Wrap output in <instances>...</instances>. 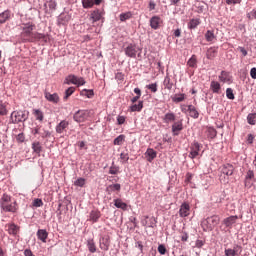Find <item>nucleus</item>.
Instances as JSON below:
<instances>
[{
  "mask_svg": "<svg viewBox=\"0 0 256 256\" xmlns=\"http://www.w3.org/2000/svg\"><path fill=\"white\" fill-rule=\"evenodd\" d=\"M210 89L213 93H220L221 84L217 81H212L211 84H210Z\"/></svg>",
  "mask_w": 256,
  "mask_h": 256,
  "instance_id": "nucleus-27",
  "label": "nucleus"
},
{
  "mask_svg": "<svg viewBox=\"0 0 256 256\" xmlns=\"http://www.w3.org/2000/svg\"><path fill=\"white\" fill-rule=\"evenodd\" d=\"M188 112L192 119H199V111L193 105H188Z\"/></svg>",
  "mask_w": 256,
  "mask_h": 256,
  "instance_id": "nucleus-22",
  "label": "nucleus"
},
{
  "mask_svg": "<svg viewBox=\"0 0 256 256\" xmlns=\"http://www.w3.org/2000/svg\"><path fill=\"white\" fill-rule=\"evenodd\" d=\"M201 25V19L193 18L188 23V29H197Z\"/></svg>",
  "mask_w": 256,
  "mask_h": 256,
  "instance_id": "nucleus-24",
  "label": "nucleus"
},
{
  "mask_svg": "<svg viewBox=\"0 0 256 256\" xmlns=\"http://www.w3.org/2000/svg\"><path fill=\"white\" fill-rule=\"evenodd\" d=\"M16 139L17 141H19V143H23V141H25V135H23V133H20L17 135Z\"/></svg>",
  "mask_w": 256,
  "mask_h": 256,
  "instance_id": "nucleus-59",
  "label": "nucleus"
},
{
  "mask_svg": "<svg viewBox=\"0 0 256 256\" xmlns=\"http://www.w3.org/2000/svg\"><path fill=\"white\" fill-rule=\"evenodd\" d=\"M250 76L253 79H256V68L255 67L250 70Z\"/></svg>",
  "mask_w": 256,
  "mask_h": 256,
  "instance_id": "nucleus-63",
  "label": "nucleus"
},
{
  "mask_svg": "<svg viewBox=\"0 0 256 256\" xmlns=\"http://www.w3.org/2000/svg\"><path fill=\"white\" fill-rule=\"evenodd\" d=\"M45 98L50 103H59V94L58 93L51 94L49 92H46L45 93Z\"/></svg>",
  "mask_w": 256,
  "mask_h": 256,
  "instance_id": "nucleus-21",
  "label": "nucleus"
},
{
  "mask_svg": "<svg viewBox=\"0 0 256 256\" xmlns=\"http://www.w3.org/2000/svg\"><path fill=\"white\" fill-rule=\"evenodd\" d=\"M33 207H43V200L39 198L34 199Z\"/></svg>",
  "mask_w": 256,
  "mask_h": 256,
  "instance_id": "nucleus-50",
  "label": "nucleus"
},
{
  "mask_svg": "<svg viewBox=\"0 0 256 256\" xmlns=\"http://www.w3.org/2000/svg\"><path fill=\"white\" fill-rule=\"evenodd\" d=\"M74 93H75V87H73V86L69 87L65 91V95L63 97V100L67 101V99H69V97H71Z\"/></svg>",
  "mask_w": 256,
  "mask_h": 256,
  "instance_id": "nucleus-36",
  "label": "nucleus"
},
{
  "mask_svg": "<svg viewBox=\"0 0 256 256\" xmlns=\"http://www.w3.org/2000/svg\"><path fill=\"white\" fill-rule=\"evenodd\" d=\"M181 131H183V122L178 121V122H174L172 125V133L175 137H177V135H179V133H181Z\"/></svg>",
  "mask_w": 256,
  "mask_h": 256,
  "instance_id": "nucleus-14",
  "label": "nucleus"
},
{
  "mask_svg": "<svg viewBox=\"0 0 256 256\" xmlns=\"http://www.w3.org/2000/svg\"><path fill=\"white\" fill-rule=\"evenodd\" d=\"M237 249H241V246L239 245H236L234 247V249H225L224 253H225V256H236L237 255Z\"/></svg>",
  "mask_w": 256,
  "mask_h": 256,
  "instance_id": "nucleus-32",
  "label": "nucleus"
},
{
  "mask_svg": "<svg viewBox=\"0 0 256 256\" xmlns=\"http://www.w3.org/2000/svg\"><path fill=\"white\" fill-rule=\"evenodd\" d=\"M158 253H160L161 255L167 254V247H165V244L158 245Z\"/></svg>",
  "mask_w": 256,
  "mask_h": 256,
  "instance_id": "nucleus-47",
  "label": "nucleus"
},
{
  "mask_svg": "<svg viewBox=\"0 0 256 256\" xmlns=\"http://www.w3.org/2000/svg\"><path fill=\"white\" fill-rule=\"evenodd\" d=\"M114 145H123L125 143V135L121 134L113 141Z\"/></svg>",
  "mask_w": 256,
  "mask_h": 256,
  "instance_id": "nucleus-41",
  "label": "nucleus"
},
{
  "mask_svg": "<svg viewBox=\"0 0 256 256\" xmlns=\"http://www.w3.org/2000/svg\"><path fill=\"white\" fill-rule=\"evenodd\" d=\"M175 119H176V116H175V113H173V112H168L163 117L164 123H173V121H175Z\"/></svg>",
  "mask_w": 256,
  "mask_h": 256,
  "instance_id": "nucleus-25",
  "label": "nucleus"
},
{
  "mask_svg": "<svg viewBox=\"0 0 256 256\" xmlns=\"http://www.w3.org/2000/svg\"><path fill=\"white\" fill-rule=\"evenodd\" d=\"M205 11V5L201 4V2L198 3V13H203Z\"/></svg>",
  "mask_w": 256,
  "mask_h": 256,
  "instance_id": "nucleus-61",
  "label": "nucleus"
},
{
  "mask_svg": "<svg viewBox=\"0 0 256 256\" xmlns=\"http://www.w3.org/2000/svg\"><path fill=\"white\" fill-rule=\"evenodd\" d=\"M139 51V48L135 44H129L125 49V55L127 57H130L131 59H135L137 57V53Z\"/></svg>",
  "mask_w": 256,
  "mask_h": 256,
  "instance_id": "nucleus-8",
  "label": "nucleus"
},
{
  "mask_svg": "<svg viewBox=\"0 0 256 256\" xmlns=\"http://www.w3.org/2000/svg\"><path fill=\"white\" fill-rule=\"evenodd\" d=\"M147 89H150V91H152V93H157V84H150L147 86Z\"/></svg>",
  "mask_w": 256,
  "mask_h": 256,
  "instance_id": "nucleus-55",
  "label": "nucleus"
},
{
  "mask_svg": "<svg viewBox=\"0 0 256 256\" xmlns=\"http://www.w3.org/2000/svg\"><path fill=\"white\" fill-rule=\"evenodd\" d=\"M101 19H103L102 12H100L98 9L92 11V13L90 15V21H92V23H97V21H101Z\"/></svg>",
  "mask_w": 256,
  "mask_h": 256,
  "instance_id": "nucleus-16",
  "label": "nucleus"
},
{
  "mask_svg": "<svg viewBox=\"0 0 256 256\" xmlns=\"http://www.w3.org/2000/svg\"><path fill=\"white\" fill-rule=\"evenodd\" d=\"M163 25V20L159 16H154L150 19V26L152 29H159Z\"/></svg>",
  "mask_w": 256,
  "mask_h": 256,
  "instance_id": "nucleus-13",
  "label": "nucleus"
},
{
  "mask_svg": "<svg viewBox=\"0 0 256 256\" xmlns=\"http://www.w3.org/2000/svg\"><path fill=\"white\" fill-rule=\"evenodd\" d=\"M219 81L222 83H227L228 81H231V78L229 76V72L222 71L221 74L218 77Z\"/></svg>",
  "mask_w": 256,
  "mask_h": 256,
  "instance_id": "nucleus-31",
  "label": "nucleus"
},
{
  "mask_svg": "<svg viewBox=\"0 0 256 256\" xmlns=\"http://www.w3.org/2000/svg\"><path fill=\"white\" fill-rule=\"evenodd\" d=\"M226 97L227 99H231V100L235 99V94H233V89L231 88L226 89Z\"/></svg>",
  "mask_w": 256,
  "mask_h": 256,
  "instance_id": "nucleus-49",
  "label": "nucleus"
},
{
  "mask_svg": "<svg viewBox=\"0 0 256 256\" xmlns=\"http://www.w3.org/2000/svg\"><path fill=\"white\" fill-rule=\"evenodd\" d=\"M191 212V206L187 202H184L181 204L180 209H179V216L180 217H189Z\"/></svg>",
  "mask_w": 256,
  "mask_h": 256,
  "instance_id": "nucleus-11",
  "label": "nucleus"
},
{
  "mask_svg": "<svg viewBox=\"0 0 256 256\" xmlns=\"http://www.w3.org/2000/svg\"><path fill=\"white\" fill-rule=\"evenodd\" d=\"M253 177H255V173H253L252 170H249L246 174V181L249 179H253Z\"/></svg>",
  "mask_w": 256,
  "mask_h": 256,
  "instance_id": "nucleus-57",
  "label": "nucleus"
},
{
  "mask_svg": "<svg viewBox=\"0 0 256 256\" xmlns=\"http://www.w3.org/2000/svg\"><path fill=\"white\" fill-rule=\"evenodd\" d=\"M136 247L141 251V253H143V242H136Z\"/></svg>",
  "mask_w": 256,
  "mask_h": 256,
  "instance_id": "nucleus-62",
  "label": "nucleus"
},
{
  "mask_svg": "<svg viewBox=\"0 0 256 256\" xmlns=\"http://www.w3.org/2000/svg\"><path fill=\"white\" fill-rule=\"evenodd\" d=\"M114 205L117 209H122V211H127V203L123 202V200L117 198L114 199Z\"/></svg>",
  "mask_w": 256,
  "mask_h": 256,
  "instance_id": "nucleus-23",
  "label": "nucleus"
},
{
  "mask_svg": "<svg viewBox=\"0 0 256 256\" xmlns=\"http://www.w3.org/2000/svg\"><path fill=\"white\" fill-rule=\"evenodd\" d=\"M227 5H237L241 3V0H226Z\"/></svg>",
  "mask_w": 256,
  "mask_h": 256,
  "instance_id": "nucleus-58",
  "label": "nucleus"
},
{
  "mask_svg": "<svg viewBox=\"0 0 256 256\" xmlns=\"http://www.w3.org/2000/svg\"><path fill=\"white\" fill-rule=\"evenodd\" d=\"M109 173H110V175H118L119 166H115V164L113 163L112 166L109 169Z\"/></svg>",
  "mask_w": 256,
  "mask_h": 256,
  "instance_id": "nucleus-45",
  "label": "nucleus"
},
{
  "mask_svg": "<svg viewBox=\"0 0 256 256\" xmlns=\"http://www.w3.org/2000/svg\"><path fill=\"white\" fill-rule=\"evenodd\" d=\"M220 222L221 218L219 215H213L204 219L201 222V226L203 231H213V229H215Z\"/></svg>",
  "mask_w": 256,
  "mask_h": 256,
  "instance_id": "nucleus-3",
  "label": "nucleus"
},
{
  "mask_svg": "<svg viewBox=\"0 0 256 256\" xmlns=\"http://www.w3.org/2000/svg\"><path fill=\"white\" fill-rule=\"evenodd\" d=\"M208 131H209L211 137H217V130L216 129L209 128Z\"/></svg>",
  "mask_w": 256,
  "mask_h": 256,
  "instance_id": "nucleus-60",
  "label": "nucleus"
},
{
  "mask_svg": "<svg viewBox=\"0 0 256 256\" xmlns=\"http://www.w3.org/2000/svg\"><path fill=\"white\" fill-rule=\"evenodd\" d=\"M125 120H126L125 116L119 115V116L117 117V123H118V125H123V124L125 123Z\"/></svg>",
  "mask_w": 256,
  "mask_h": 256,
  "instance_id": "nucleus-56",
  "label": "nucleus"
},
{
  "mask_svg": "<svg viewBox=\"0 0 256 256\" xmlns=\"http://www.w3.org/2000/svg\"><path fill=\"white\" fill-rule=\"evenodd\" d=\"M36 235L42 243H47V237H49V232H47V230L39 229Z\"/></svg>",
  "mask_w": 256,
  "mask_h": 256,
  "instance_id": "nucleus-17",
  "label": "nucleus"
},
{
  "mask_svg": "<svg viewBox=\"0 0 256 256\" xmlns=\"http://www.w3.org/2000/svg\"><path fill=\"white\" fill-rule=\"evenodd\" d=\"M8 19H11V11L5 10L0 14V23H5Z\"/></svg>",
  "mask_w": 256,
  "mask_h": 256,
  "instance_id": "nucleus-28",
  "label": "nucleus"
},
{
  "mask_svg": "<svg viewBox=\"0 0 256 256\" xmlns=\"http://www.w3.org/2000/svg\"><path fill=\"white\" fill-rule=\"evenodd\" d=\"M67 127H69V121L62 120L57 126H56V133H63Z\"/></svg>",
  "mask_w": 256,
  "mask_h": 256,
  "instance_id": "nucleus-19",
  "label": "nucleus"
},
{
  "mask_svg": "<svg viewBox=\"0 0 256 256\" xmlns=\"http://www.w3.org/2000/svg\"><path fill=\"white\" fill-rule=\"evenodd\" d=\"M207 59L213 60L214 57H217V48L210 47L206 52Z\"/></svg>",
  "mask_w": 256,
  "mask_h": 256,
  "instance_id": "nucleus-26",
  "label": "nucleus"
},
{
  "mask_svg": "<svg viewBox=\"0 0 256 256\" xmlns=\"http://www.w3.org/2000/svg\"><path fill=\"white\" fill-rule=\"evenodd\" d=\"M164 87L169 91L173 89V83L171 82V78L169 76H166L164 79Z\"/></svg>",
  "mask_w": 256,
  "mask_h": 256,
  "instance_id": "nucleus-39",
  "label": "nucleus"
},
{
  "mask_svg": "<svg viewBox=\"0 0 256 256\" xmlns=\"http://www.w3.org/2000/svg\"><path fill=\"white\" fill-rule=\"evenodd\" d=\"M85 83V78L75 76V74L68 75L64 80L65 85H76L77 87H82Z\"/></svg>",
  "mask_w": 256,
  "mask_h": 256,
  "instance_id": "nucleus-4",
  "label": "nucleus"
},
{
  "mask_svg": "<svg viewBox=\"0 0 256 256\" xmlns=\"http://www.w3.org/2000/svg\"><path fill=\"white\" fill-rule=\"evenodd\" d=\"M33 115H34V117H35V119L37 120V121H43V119H44V115H43V112L41 111V110H39V109H34L33 110Z\"/></svg>",
  "mask_w": 256,
  "mask_h": 256,
  "instance_id": "nucleus-34",
  "label": "nucleus"
},
{
  "mask_svg": "<svg viewBox=\"0 0 256 256\" xmlns=\"http://www.w3.org/2000/svg\"><path fill=\"white\" fill-rule=\"evenodd\" d=\"M187 65L192 67V69H197V56L192 55L191 58L188 60Z\"/></svg>",
  "mask_w": 256,
  "mask_h": 256,
  "instance_id": "nucleus-35",
  "label": "nucleus"
},
{
  "mask_svg": "<svg viewBox=\"0 0 256 256\" xmlns=\"http://www.w3.org/2000/svg\"><path fill=\"white\" fill-rule=\"evenodd\" d=\"M111 245V240L109 236H103L99 240V247L102 251H109V247Z\"/></svg>",
  "mask_w": 256,
  "mask_h": 256,
  "instance_id": "nucleus-9",
  "label": "nucleus"
},
{
  "mask_svg": "<svg viewBox=\"0 0 256 256\" xmlns=\"http://www.w3.org/2000/svg\"><path fill=\"white\" fill-rule=\"evenodd\" d=\"M253 141H255V136L253 134H248L247 136L248 145H253Z\"/></svg>",
  "mask_w": 256,
  "mask_h": 256,
  "instance_id": "nucleus-54",
  "label": "nucleus"
},
{
  "mask_svg": "<svg viewBox=\"0 0 256 256\" xmlns=\"http://www.w3.org/2000/svg\"><path fill=\"white\" fill-rule=\"evenodd\" d=\"M82 5L84 9H91L95 5L93 0H82Z\"/></svg>",
  "mask_w": 256,
  "mask_h": 256,
  "instance_id": "nucleus-42",
  "label": "nucleus"
},
{
  "mask_svg": "<svg viewBox=\"0 0 256 256\" xmlns=\"http://www.w3.org/2000/svg\"><path fill=\"white\" fill-rule=\"evenodd\" d=\"M29 119V113L25 111H13L10 116L11 123H23Z\"/></svg>",
  "mask_w": 256,
  "mask_h": 256,
  "instance_id": "nucleus-5",
  "label": "nucleus"
},
{
  "mask_svg": "<svg viewBox=\"0 0 256 256\" xmlns=\"http://www.w3.org/2000/svg\"><path fill=\"white\" fill-rule=\"evenodd\" d=\"M5 229L9 235H17L19 233L20 227L16 225L15 223H8L5 225Z\"/></svg>",
  "mask_w": 256,
  "mask_h": 256,
  "instance_id": "nucleus-10",
  "label": "nucleus"
},
{
  "mask_svg": "<svg viewBox=\"0 0 256 256\" xmlns=\"http://www.w3.org/2000/svg\"><path fill=\"white\" fill-rule=\"evenodd\" d=\"M80 95H82L84 97H88V99H91V97H93L95 95V93L93 92V90L83 89L80 92Z\"/></svg>",
  "mask_w": 256,
  "mask_h": 256,
  "instance_id": "nucleus-40",
  "label": "nucleus"
},
{
  "mask_svg": "<svg viewBox=\"0 0 256 256\" xmlns=\"http://www.w3.org/2000/svg\"><path fill=\"white\" fill-rule=\"evenodd\" d=\"M143 109V101H140L138 104H133L130 106V111L133 113L135 111H141Z\"/></svg>",
  "mask_w": 256,
  "mask_h": 256,
  "instance_id": "nucleus-37",
  "label": "nucleus"
},
{
  "mask_svg": "<svg viewBox=\"0 0 256 256\" xmlns=\"http://www.w3.org/2000/svg\"><path fill=\"white\" fill-rule=\"evenodd\" d=\"M205 39L206 41L211 42L213 39H215V34H213L211 30H208L205 34Z\"/></svg>",
  "mask_w": 256,
  "mask_h": 256,
  "instance_id": "nucleus-46",
  "label": "nucleus"
},
{
  "mask_svg": "<svg viewBox=\"0 0 256 256\" xmlns=\"http://www.w3.org/2000/svg\"><path fill=\"white\" fill-rule=\"evenodd\" d=\"M107 193L111 195L115 191H121V184H112L106 188Z\"/></svg>",
  "mask_w": 256,
  "mask_h": 256,
  "instance_id": "nucleus-30",
  "label": "nucleus"
},
{
  "mask_svg": "<svg viewBox=\"0 0 256 256\" xmlns=\"http://www.w3.org/2000/svg\"><path fill=\"white\" fill-rule=\"evenodd\" d=\"M0 115H7V106L5 104H0Z\"/></svg>",
  "mask_w": 256,
  "mask_h": 256,
  "instance_id": "nucleus-52",
  "label": "nucleus"
},
{
  "mask_svg": "<svg viewBox=\"0 0 256 256\" xmlns=\"http://www.w3.org/2000/svg\"><path fill=\"white\" fill-rule=\"evenodd\" d=\"M120 21L124 22L127 21L128 19H131V17H133V13L131 12H125L120 14Z\"/></svg>",
  "mask_w": 256,
  "mask_h": 256,
  "instance_id": "nucleus-44",
  "label": "nucleus"
},
{
  "mask_svg": "<svg viewBox=\"0 0 256 256\" xmlns=\"http://www.w3.org/2000/svg\"><path fill=\"white\" fill-rule=\"evenodd\" d=\"M74 185L76 187H84L85 186V179L84 178H78L75 182Z\"/></svg>",
  "mask_w": 256,
  "mask_h": 256,
  "instance_id": "nucleus-48",
  "label": "nucleus"
},
{
  "mask_svg": "<svg viewBox=\"0 0 256 256\" xmlns=\"http://www.w3.org/2000/svg\"><path fill=\"white\" fill-rule=\"evenodd\" d=\"M184 99H185V94H175L172 97V101L174 103H181V102H183Z\"/></svg>",
  "mask_w": 256,
  "mask_h": 256,
  "instance_id": "nucleus-38",
  "label": "nucleus"
},
{
  "mask_svg": "<svg viewBox=\"0 0 256 256\" xmlns=\"http://www.w3.org/2000/svg\"><path fill=\"white\" fill-rule=\"evenodd\" d=\"M101 219V212L99 210H92L89 215V221L97 223Z\"/></svg>",
  "mask_w": 256,
  "mask_h": 256,
  "instance_id": "nucleus-18",
  "label": "nucleus"
},
{
  "mask_svg": "<svg viewBox=\"0 0 256 256\" xmlns=\"http://www.w3.org/2000/svg\"><path fill=\"white\" fill-rule=\"evenodd\" d=\"M221 171L223 175H226L227 177H231V175H233V172L235 171V167H233V165L231 164H224L222 166Z\"/></svg>",
  "mask_w": 256,
  "mask_h": 256,
  "instance_id": "nucleus-15",
  "label": "nucleus"
},
{
  "mask_svg": "<svg viewBox=\"0 0 256 256\" xmlns=\"http://www.w3.org/2000/svg\"><path fill=\"white\" fill-rule=\"evenodd\" d=\"M247 122L249 123V125H255V123H256V113L248 114Z\"/></svg>",
  "mask_w": 256,
  "mask_h": 256,
  "instance_id": "nucleus-43",
  "label": "nucleus"
},
{
  "mask_svg": "<svg viewBox=\"0 0 256 256\" xmlns=\"http://www.w3.org/2000/svg\"><path fill=\"white\" fill-rule=\"evenodd\" d=\"M237 219H239L238 216H230L225 218L222 221V224L225 225V227H227L228 229H232L233 225H235V223H237Z\"/></svg>",
  "mask_w": 256,
  "mask_h": 256,
  "instance_id": "nucleus-12",
  "label": "nucleus"
},
{
  "mask_svg": "<svg viewBox=\"0 0 256 256\" xmlns=\"http://www.w3.org/2000/svg\"><path fill=\"white\" fill-rule=\"evenodd\" d=\"M89 117H91V112L89 110H78L74 114L73 119L76 123H85Z\"/></svg>",
  "mask_w": 256,
  "mask_h": 256,
  "instance_id": "nucleus-6",
  "label": "nucleus"
},
{
  "mask_svg": "<svg viewBox=\"0 0 256 256\" xmlns=\"http://www.w3.org/2000/svg\"><path fill=\"white\" fill-rule=\"evenodd\" d=\"M21 38L23 41H27L28 43H33L35 41H44V43H47L49 41V36L39 33V32H34L35 29H37V26H35V23L33 22H28V23H23L21 24Z\"/></svg>",
  "mask_w": 256,
  "mask_h": 256,
  "instance_id": "nucleus-1",
  "label": "nucleus"
},
{
  "mask_svg": "<svg viewBox=\"0 0 256 256\" xmlns=\"http://www.w3.org/2000/svg\"><path fill=\"white\" fill-rule=\"evenodd\" d=\"M120 159H121L122 161H124V163H127V161H129V154L122 152V153L120 154Z\"/></svg>",
  "mask_w": 256,
  "mask_h": 256,
  "instance_id": "nucleus-53",
  "label": "nucleus"
},
{
  "mask_svg": "<svg viewBox=\"0 0 256 256\" xmlns=\"http://www.w3.org/2000/svg\"><path fill=\"white\" fill-rule=\"evenodd\" d=\"M201 144H199V142L194 141L191 145H190V153H189V157L190 159H197V157H199V152L201 151Z\"/></svg>",
  "mask_w": 256,
  "mask_h": 256,
  "instance_id": "nucleus-7",
  "label": "nucleus"
},
{
  "mask_svg": "<svg viewBox=\"0 0 256 256\" xmlns=\"http://www.w3.org/2000/svg\"><path fill=\"white\" fill-rule=\"evenodd\" d=\"M149 10H150V11L155 10V2L151 1V2L149 3Z\"/></svg>",
  "mask_w": 256,
  "mask_h": 256,
  "instance_id": "nucleus-64",
  "label": "nucleus"
},
{
  "mask_svg": "<svg viewBox=\"0 0 256 256\" xmlns=\"http://www.w3.org/2000/svg\"><path fill=\"white\" fill-rule=\"evenodd\" d=\"M0 206L5 213H17V202L12 201L11 196L7 194H3L1 197Z\"/></svg>",
  "mask_w": 256,
  "mask_h": 256,
  "instance_id": "nucleus-2",
  "label": "nucleus"
},
{
  "mask_svg": "<svg viewBox=\"0 0 256 256\" xmlns=\"http://www.w3.org/2000/svg\"><path fill=\"white\" fill-rule=\"evenodd\" d=\"M87 248L90 253H96L97 251V246L95 245V240L89 239L87 240Z\"/></svg>",
  "mask_w": 256,
  "mask_h": 256,
  "instance_id": "nucleus-29",
  "label": "nucleus"
},
{
  "mask_svg": "<svg viewBox=\"0 0 256 256\" xmlns=\"http://www.w3.org/2000/svg\"><path fill=\"white\" fill-rule=\"evenodd\" d=\"M32 149H33L34 153H37V155H40L41 152L43 151V147L41 146V143H39V142H33Z\"/></svg>",
  "mask_w": 256,
  "mask_h": 256,
  "instance_id": "nucleus-33",
  "label": "nucleus"
},
{
  "mask_svg": "<svg viewBox=\"0 0 256 256\" xmlns=\"http://www.w3.org/2000/svg\"><path fill=\"white\" fill-rule=\"evenodd\" d=\"M48 7H49V9H51V11H55V9H57V2H55L53 0L49 1Z\"/></svg>",
  "mask_w": 256,
  "mask_h": 256,
  "instance_id": "nucleus-51",
  "label": "nucleus"
},
{
  "mask_svg": "<svg viewBox=\"0 0 256 256\" xmlns=\"http://www.w3.org/2000/svg\"><path fill=\"white\" fill-rule=\"evenodd\" d=\"M145 157L151 163L157 157V152L153 148H148L145 152Z\"/></svg>",
  "mask_w": 256,
  "mask_h": 256,
  "instance_id": "nucleus-20",
  "label": "nucleus"
}]
</instances>
